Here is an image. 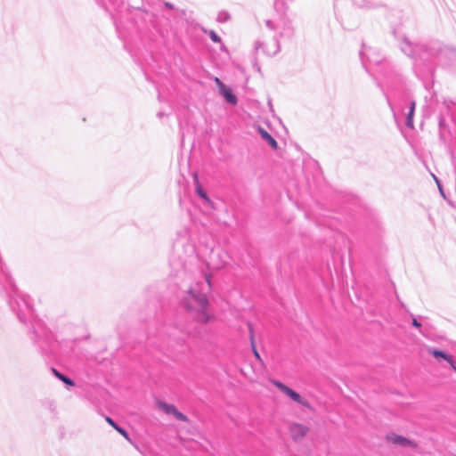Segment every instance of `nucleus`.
<instances>
[{"label": "nucleus", "mask_w": 456, "mask_h": 456, "mask_svg": "<svg viewBox=\"0 0 456 456\" xmlns=\"http://www.w3.org/2000/svg\"><path fill=\"white\" fill-rule=\"evenodd\" d=\"M402 52L425 65L452 67L456 62V49L444 45L439 41L426 44H412L405 37H397Z\"/></svg>", "instance_id": "1"}, {"label": "nucleus", "mask_w": 456, "mask_h": 456, "mask_svg": "<svg viewBox=\"0 0 456 456\" xmlns=\"http://www.w3.org/2000/svg\"><path fill=\"white\" fill-rule=\"evenodd\" d=\"M210 279L211 275L206 274L203 281L190 287L182 300V305L188 312H191L196 321L201 324L207 323L211 318L208 299V293L211 290Z\"/></svg>", "instance_id": "2"}, {"label": "nucleus", "mask_w": 456, "mask_h": 456, "mask_svg": "<svg viewBox=\"0 0 456 456\" xmlns=\"http://www.w3.org/2000/svg\"><path fill=\"white\" fill-rule=\"evenodd\" d=\"M381 80H377V86L379 87L386 97L387 105L393 110L392 97H400L405 89V82L399 70L391 62H386L385 68L380 70Z\"/></svg>", "instance_id": "3"}, {"label": "nucleus", "mask_w": 456, "mask_h": 456, "mask_svg": "<svg viewBox=\"0 0 456 456\" xmlns=\"http://www.w3.org/2000/svg\"><path fill=\"white\" fill-rule=\"evenodd\" d=\"M97 3L110 14L118 28L122 20L127 18L131 5L128 0H96Z\"/></svg>", "instance_id": "4"}, {"label": "nucleus", "mask_w": 456, "mask_h": 456, "mask_svg": "<svg viewBox=\"0 0 456 456\" xmlns=\"http://www.w3.org/2000/svg\"><path fill=\"white\" fill-rule=\"evenodd\" d=\"M360 59L362 66L368 70L369 67H377L376 71L380 75V70L385 68L386 62H390L380 53L379 51L371 47L362 45V50L359 53Z\"/></svg>", "instance_id": "5"}, {"label": "nucleus", "mask_w": 456, "mask_h": 456, "mask_svg": "<svg viewBox=\"0 0 456 456\" xmlns=\"http://www.w3.org/2000/svg\"><path fill=\"white\" fill-rule=\"evenodd\" d=\"M272 383L273 386H275L281 392H282L284 395H286L288 397H289L292 401L297 403L298 404L310 408L311 405L309 402L305 399H304L297 391L293 390L284 383H282L280 380H272Z\"/></svg>", "instance_id": "6"}, {"label": "nucleus", "mask_w": 456, "mask_h": 456, "mask_svg": "<svg viewBox=\"0 0 456 456\" xmlns=\"http://www.w3.org/2000/svg\"><path fill=\"white\" fill-rule=\"evenodd\" d=\"M386 439L388 443L399 447H416V444L413 441L394 432L388 433L386 436Z\"/></svg>", "instance_id": "7"}, {"label": "nucleus", "mask_w": 456, "mask_h": 456, "mask_svg": "<svg viewBox=\"0 0 456 456\" xmlns=\"http://www.w3.org/2000/svg\"><path fill=\"white\" fill-rule=\"evenodd\" d=\"M193 181L195 184L196 193L200 199H202V200L204 201V205L212 209H215L214 202L210 200L206 191L200 185L198 174L196 173L193 175Z\"/></svg>", "instance_id": "8"}, {"label": "nucleus", "mask_w": 456, "mask_h": 456, "mask_svg": "<svg viewBox=\"0 0 456 456\" xmlns=\"http://www.w3.org/2000/svg\"><path fill=\"white\" fill-rule=\"evenodd\" d=\"M309 428L299 423H293L289 426V434L294 441H299L308 433Z\"/></svg>", "instance_id": "9"}, {"label": "nucleus", "mask_w": 456, "mask_h": 456, "mask_svg": "<svg viewBox=\"0 0 456 456\" xmlns=\"http://www.w3.org/2000/svg\"><path fill=\"white\" fill-rule=\"evenodd\" d=\"M385 0H353L354 4L360 9H373L382 6Z\"/></svg>", "instance_id": "10"}, {"label": "nucleus", "mask_w": 456, "mask_h": 456, "mask_svg": "<svg viewBox=\"0 0 456 456\" xmlns=\"http://www.w3.org/2000/svg\"><path fill=\"white\" fill-rule=\"evenodd\" d=\"M219 94L224 98L226 102L236 105L238 102L237 96L233 94L232 89L228 87L226 85H222L221 88L218 90Z\"/></svg>", "instance_id": "11"}, {"label": "nucleus", "mask_w": 456, "mask_h": 456, "mask_svg": "<svg viewBox=\"0 0 456 456\" xmlns=\"http://www.w3.org/2000/svg\"><path fill=\"white\" fill-rule=\"evenodd\" d=\"M295 36V28L291 21H285L283 27L279 34L280 38L292 39Z\"/></svg>", "instance_id": "12"}, {"label": "nucleus", "mask_w": 456, "mask_h": 456, "mask_svg": "<svg viewBox=\"0 0 456 456\" xmlns=\"http://www.w3.org/2000/svg\"><path fill=\"white\" fill-rule=\"evenodd\" d=\"M258 133L261 138L273 150L278 148L277 141L263 127L258 126Z\"/></svg>", "instance_id": "13"}, {"label": "nucleus", "mask_w": 456, "mask_h": 456, "mask_svg": "<svg viewBox=\"0 0 456 456\" xmlns=\"http://www.w3.org/2000/svg\"><path fill=\"white\" fill-rule=\"evenodd\" d=\"M415 108H416L415 101H411L409 111H408V113L406 115V118H405V126L409 128L414 127L413 118H414V114H415Z\"/></svg>", "instance_id": "14"}, {"label": "nucleus", "mask_w": 456, "mask_h": 456, "mask_svg": "<svg viewBox=\"0 0 456 456\" xmlns=\"http://www.w3.org/2000/svg\"><path fill=\"white\" fill-rule=\"evenodd\" d=\"M428 353L436 359L442 358L444 360L452 361V355L437 348H428Z\"/></svg>", "instance_id": "15"}, {"label": "nucleus", "mask_w": 456, "mask_h": 456, "mask_svg": "<svg viewBox=\"0 0 456 456\" xmlns=\"http://www.w3.org/2000/svg\"><path fill=\"white\" fill-rule=\"evenodd\" d=\"M52 371H53V375L58 379L62 381L66 386H68V387H74L75 386V382L73 381V379H71L69 377L66 376L62 372L59 371L58 370H56L54 368H52Z\"/></svg>", "instance_id": "16"}, {"label": "nucleus", "mask_w": 456, "mask_h": 456, "mask_svg": "<svg viewBox=\"0 0 456 456\" xmlns=\"http://www.w3.org/2000/svg\"><path fill=\"white\" fill-rule=\"evenodd\" d=\"M438 126H439V136L440 139L444 141L445 140V132L447 130V125L445 118L443 115H439L438 118Z\"/></svg>", "instance_id": "17"}, {"label": "nucleus", "mask_w": 456, "mask_h": 456, "mask_svg": "<svg viewBox=\"0 0 456 456\" xmlns=\"http://www.w3.org/2000/svg\"><path fill=\"white\" fill-rule=\"evenodd\" d=\"M158 407L166 414H174L177 409L174 404H170L162 401L158 402Z\"/></svg>", "instance_id": "18"}, {"label": "nucleus", "mask_w": 456, "mask_h": 456, "mask_svg": "<svg viewBox=\"0 0 456 456\" xmlns=\"http://www.w3.org/2000/svg\"><path fill=\"white\" fill-rule=\"evenodd\" d=\"M280 50H281V48H280L279 37H273V51H265V52L267 55L273 56L276 53H278L280 52Z\"/></svg>", "instance_id": "19"}, {"label": "nucleus", "mask_w": 456, "mask_h": 456, "mask_svg": "<svg viewBox=\"0 0 456 456\" xmlns=\"http://www.w3.org/2000/svg\"><path fill=\"white\" fill-rule=\"evenodd\" d=\"M182 332V335L179 336V337H174L173 339L175 341V343L177 345H183L184 342H185V338L186 337H188L190 335V330H186L184 331H181ZM173 336H175V334H173Z\"/></svg>", "instance_id": "20"}, {"label": "nucleus", "mask_w": 456, "mask_h": 456, "mask_svg": "<svg viewBox=\"0 0 456 456\" xmlns=\"http://www.w3.org/2000/svg\"><path fill=\"white\" fill-rule=\"evenodd\" d=\"M203 32L208 34L214 43H221V37L214 30L203 29Z\"/></svg>", "instance_id": "21"}, {"label": "nucleus", "mask_w": 456, "mask_h": 456, "mask_svg": "<svg viewBox=\"0 0 456 456\" xmlns=\"http://www.w3.org/2000/svg\"><path fill=\"white\" fill-rule=\"evenodd\" d=\"M230 18H231L230 14L227 12L222 11L217 15V21L221 22V23H224V22L228 21L230 20Z\"/></svg>", "instance_id": "22"}, {"label": "nucleus", "mask_w": 456, "mask_h": 456, "mask_svg": "<svg viewBox=\"0 0 456 456\" xmlns=\"http://www.w3.org/2000/svg\"><path fill=\"white\" fill-rule=\"evenodd\" d=\"M334 12H335V15H336L338 20L339 22H342L343 21V15H342V12L340 10L339 4L338 3V1H336L334 3Z\"/></svg>", "instance_id": "23"}, {"label": "nucleus", "mask_w": 456, "mask_h": 456, "mask_svg": "<svg viewBox=\"0 0 456 456\" xmlns=\"http://www.w3.org/2000/svg\"><path fill=\"white\" fill-rule=\"evenodd\" d=\"M248 329H249V333H250V340H251V346H252V350H253V353L255 354V356L258 359H260V355L257 352V350L256 349V346H255V343H254V337H253V330H252V327L250 324H248Z\"/></svg>", "instance_id": "24"}, {"label": "nucleus", "mask_w": 456, "mask_h": 456, "mask_svg": "<svg viewBox=\"0 0 456 456\" xmlns=\"http://www.w3.org/2000/svg\"><path fill=\"white\" fill-rule=\"evenodd\" d=\"M173 416H174L176 419H178V420H180V421H183V422H187V421H189L188 417H187L185 414H183V412L179 411L177 409L175 410V413L173 414Z\"/></svg>", "instance_id": "25"}, {"label": "nucleus", "mask_w": 456, "mask_h": 456, "mask_svg": "<svg viewBox=\"0 0 456 456\" xmlns=\"http://www.w3.org/2000/svg\"><path fill=\"white\" fill-rule=\"evenodd\" d=\"M411 325L413 327L417 328L419 330V333H421L422 335H425V332L421 330L422 324L417 320V318L412 317Z\"/></svg>", "instance_id": "26"}, {"label": "nucleus", "mask_w": 456, "mask_h": 456, "mask_svg": "<svg viewBox=\"0 0 456 456\" xmlns=\"http://www.w3.org/2000/svg\"><path fill=\"white\" fill-rule=\"evenodd\" d=\"M114 428L126 438L128 437V432L124 428L117 425Z\"/></svg>", "instance_id": "27"}, {"label": "nucleus", "mask_w": 456, "mask_h": 456, "mask_svg": "<svg viewBox=\"0 0 456 456\" xmlns=\"http://www.w3.org/2000/svg\"><path fill=\"white\" fill-rule=\"evenodd\" d=\"M265 25L271 30H274L275 29V26H274L273 20H265Z\"/></svg>", "instance_id": "28"}, {"label": "nucleus", "mask_w": 456, "mask_h": 456, "mask_svg": "<svg viewBox=\"0 0 456 456\" xmlns=\"http://www.w3.org/2000/svg\"><path fill=\"white\" fill-rule=\"evenodd\" d=\"M106 421L113 428H115L118 424L115 422V420L110 417H106Z\"/></svg>", "instance_id": "29"}, {"label": "nucleus", "mask_w": 456, "mask_h": 456, "mask_svg": "<svg viewBox=\"0 0 456 456\" xmlns=\"http://www.w3.org/2000/svg\"><path fill=\"white\" fill-rule=\"evenodd\" d=\"M447 362L450 364L452 369L456 372V363H455L453 358L452 357V361H447Z\"/></svg>", "instance_id": "30"}, {"label": "nucleus", "mask_w": 456, "mask_h": 456, "mask_svg": "<svg viewBox=\"0 0 456 456\" xmlns=\"http://www.w3.org/2000/svg\"><path fill=\"white\" fill-rule=\"evenodd\" d=\"M215 82H216V86H217V87H218V90L221 88L222 85H224V84L221 81V79H219L218 77H216V78H215Z\"/></svg>", "instance_id": "31"}, {"label": "nucleus", "mask_w": 456, "mask_h": 456, "mask_svg": "<svg viewBox=\"0 0 456 456\" xmlns=\"http://www.w3.org/2000/svg\"><path fill=\"white\" fill-rule=\"evenodd\" d=\"M263 46H264V44H263L262 42L257 41V42H256V44H255V48H256V51H258V50H259L260 48H262Z\"/></svg>", "instance_id": "32"}, {"label": "nucleus", "mask_w": 456, "mask_h": 456, "mask_svg": "<svg viewBox=\"0 0 456 456\" xmlns=\"http://www.w3.org/2000/svg\"><path fill=\"white\" fill-rule=\"evenodd\" d=\"M434 178H435V180H436V183H437V186H438V188H439V191H440L441 194L444 197V191H443V190H442V187H441V184H440V183H439L438 179H437L436 176H434Z\"/></svg>", "instance_id": "33"}, {"label": "nucleus", "mask_w": 456, "mask_h": 456, "mask_svg": "<svg viewBox=\"0 0 456 456\" xmlns=\"http://www.w3.org/2000/svg\"><path fill=\"white\" fill-rule=\"evenodd\" d=\"M451 156H452V164L454 166L455 172H456V160H455L454 153L452 152Z\"/></svg>", "instance_id": "34"}, {"label": "nucleus", "mask_w": 456, "mask_h": 456, "mask_svg": "<svg viewBox=\"0 0 456 456\" xmlns=\"http://www.w3.org/2000/svg\"><path fill=\"white\" fill-rule=\"evenodd\" d=\"M165 7L168 8V9H174V4H172L171 3L169 2H165Z\"/></svg>", "instance_id": "35"}, {"label": "nucleus", "mask_w": 456, "mask_h": 456, "mask_svg": "<svg viewBox=\"0 0 456 456\" xmlns=\"http://www.w3.org/2000/svg\"><path fill=\"white\" fill-rule=\"evenodd\" d=\"M281 4V0H276L275 1V7L276 8H279V5ZM281 4H283V3H281Z\"/></svg>", "instance_id": "36"}, {"label": "nucleus", "mask_w": 456, "mask_h": 456, "mask_svg": "<svg viewBox=\"0 0 456 456\" xmlns=\"http://www.w3.org/2000/svg\"><path fill=\"white\" fill-rule=\"evenodd\" d=\"M162 115H163V114H162V112H159V113H158V116H159V117H161Z\"/></svg>", "instance_id": "37"}]
</instances>
